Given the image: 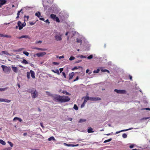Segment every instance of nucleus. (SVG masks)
I'll return each instance as SVG.
<instances>
[{
  "label": "nucleus",
  "instance_id": "dca6fc26",
  "mask_svg": "<svg viewBox=\"0 0 150 150\" xmlns=\"http://www.w3.org/2000/svg\"><path fill=\"white\" fill-rule=\"evenodd\" d=\"M50 18H52L54 20H55L56 17V16L54 14H51L50 16Z\"/></svg>",
  "mask_w": 150,
  "mask_h": 150
},
{
  "label": "nucleus",
  "instance_id": "ddd939ff",
  "mask_svg": "<svg viewBox=\"0 0 150 150\" xmlns=\"http://www.w3.org/2000/svg\"><path fill=\"white\" fill-rule=\"evenodd\" d=\"M74 75V73L73 72H72L71 73L69 74V80L72 79Z\"/></svg>",
  "mask_w": 150,
  "mask_h": 150
},
{
  "label": "nucleus",
  "instance_id": "680f3d73",
  "mask_svg": "<svg viewBox=\"0 0 150 150\" xmlns=\"http://www.w3.org/2000/svg\"><path fill=\"white\" fill-rule=\"evenodd\" d=\"M41 43H42V41H41L40 40H39V41L37 42H36V44Z\"/></svg>",
  "mask_w": 150,
  "mask_h": 150
},
{
  "label": "nucleus",
  "instance_id": "774afa93",
  "mask_svg": "<svg viewBox=\"0 0 150 150\" xmlns=\"http://www.w3.org/2000/svg\"><path fill=\"white\" fill-rule=\"evenodd\" d=\"M20 12H21L20 11H18V13H17V15L18 16H19V15H20Z\"/></svg>",
  "mask_w": 150,
  "mask_h": 150
},
{
  "label": "nucleus",
  "instance_id": "f8f14e48",
  "mask_svg": "<svg viewBox=\"0 0 150 150\" xmlns=\"http://www.w3.org/2000/svg\"><path fill=\"white\" fill-rule=\"evenodd\" d=\"M133 129L132 128H129V129H123V130H121L120 131H117L116 132V134H117L119 133L120 132H121L126 131H128V130L131 129Z\"/></svg>",
  "mask_w": 150,
  "mask_h": 150
},
{
  "label": "nucleus",
  "instance_id": "0e129e2a",
  "mask_svg": "<svg viewBox=\"0 0 150 150\" xmlns=\"http://www.w3.org/2000/svg\"><path fill=\"white\" fill-rule=\"evenodd\" d=\"M4 99L3 98H0V102H4Z\"/></svg>",
  "mask_w": 150,
  "mask_h": 150
},
{
  "label": "nucleus",
  "instance_id": "473e14b6",
  "mask_svg": "<svg viewBox=\"0 0 150 150\" xmlns=\"http://www.w3.org/2000/svg\"><path fill=\"white\" fill-rule=\"evenodd\" d=\"M122 136L123 138H126L127 137V135L126 134L124 133L122 134Z\"/></svg>",
  "mask_w": 150,
  "mask_h": 150
},
{
  "label": "nucleus",
  "instance_id": "6ab92c4d",
  "mask_svg": "<svg viewBox=\"0 0 150 150\" xmlns=\"http://www.w3.org/2000/svg\"><path fill=\"white\" fill-rule=\"evenodd\" d=\"M52 71L55 73L57 74L58 75H59L60 74L59 72V71L58 69H56L55 70H52Z\"/></svg>",
  "mask_w": 150,
  "mask_h": 150
},
{
  "label": "nucleus",
  "instance_id": "79ce46f5",
  "mask_svg": "<svg viewBox=\"0 0 150 150\" xmlns=\"http://www.w3.org/2000/svg\"><path fill=\"white\" fill-rule=\"evenodd\" d=\"M8 143L10 144V146L11 147H12L13 146V144L10 142L8 141Z\"/></svg>",
  "mask_w": 150,
  "mask_h": 150
},
{
  "label": "nucleus",
  "instance_id": "2eb2a0df",
  "mask_svg": "<svg viewBox=\"0 0 150 150\" xmlns=\"http://www.w3.org/2000/svg\"><path fill=\"white\" fill-rule=\"evenodd\" d=\"M84 99L83 101H85L86 103L87 102V100H90V97H89V96H86L84 97Z\"/></svg>",
  "mask_w": 150,
  "mask_h": 150
},
{
  "label": "nucleus",
  "instance_id": "5701e85b",
  "mask_svg": "<svg viewBox=\"0 0 150 150\" xmlns=\"http://www.w3.org/2000/svg\"><path fill=\"white\" fill-rule=\"evenodd\" d=\"M35 49L38 50H41V51H45V50H46V49H45L41 48H38V47H35Z\"/></svg>",
  "mask_w": 150,
  "mask_h": 150
},
{
  "label": "nucleus",
  "instance_id": "f3484780",
  "mask_svg": "<svg viewBox=\"0 0 150 150\" xmlns=\"http://www.w3.org/2000/svg\"><path fill=\"white\" fill-rule=\"evenodd\" d=\"M6 1V0H0V3L2 5L5 4Z\"/></svg>",
  "mask_w": 150,
  "mask_h": 150
},
{
  "label": "nucleus",
  "instance_id": "412c9836",
  "mask_svg": "<svg viewBox=\"0 0 150 150\" xmlns=\"http://www.w3.org/2000/svg\"><path fill=\"white\" fill-rule=\"evenodd\" d=\"M79 68H81V69H82V67H80V66H79L78 67H74L72 68V69H71V70L72 71H74L75 69H77Z\"/></svg>",
  "mask_w": 150,
  "mask_h": 150
},
{
  "label": "nucleus",
  "instance_id": "c03bdc74",
  "mask_svg": "<svg viewBox=\"0 0 150 150\" xmlns=\"http://www.w3.org/2000/svg\"><path fill=\"white\" fill-rule=\"evenodd\" d=\"M99 71V69H97L96 70H94L93 71L94 73H98Z\"/></svg>",
  "mask_w": 150,
  "mask_h": 150
},
{
  "label": "nucleus",
  "instance_id": "4d7b16f0",
  "mask_svg": "<svg viewBox=\"0 0 150 150\" xmlns=\"http://www.w3.org/2000/svg\"><path fill=\"white\" fill-rule=\"evenodd\" d=\"M129 79L131 80V81H132V77L131 76L129 75Z\"/></svg>",
  "mask_w": 150,
  "mask_h": 150
},
{
  "label": "nucleus",
  "instance_id": "9b49d317",
  "mask_svg": "<svg viewBox=\"0 0 150 150\" xmlns=\"http://www.w3.org/2000/svg\"><path fill=\"white\" fill-rule=\"evenodd\" d=\"M56 40L57 41H60L62 40V38L61 36H59L58 35H57L55 36Z\"/></svg>",
  "mask_w": 150,
  "mask_h": 150
},
{
  "label": "nucleus",
  "instance_id": "052dcab7",
  "mask_svg": "<svg viewBox=\"0 0 150 150\" xmlns=\"http://www.w3.org/2000/svg\"><path fill=\"white\" fill-rule=\"evenodd\" d=\"M79 145V144H77L76 145L72 144V147L78 146Z\"/></svg>",
  "mask_w": 150,
  "mask_h": 150
},
{
  "label": "nucleus",
  "instance_id": "13d9d810",
  "mask_svg": "<svg viewBox=\"0 0 150 150\" xmlns=\"http://www.w3.org/2000/svg\"><path fill=\"white\" fill-rule=\"evenodd\" d=\"M53 64L54 65H58L59 64L57 62H53Z\"/></svg>",
  "mask_w": 150,
  "mask_h": 150
},
{
  "label": "nucleus",
  "instance_id": "393cba45",
  "mask_svg": "<svg viewBox=\"0 0 150 150\" xmlns=\"http://www.w3.org/2000/svg\"><path fill=\"white\" fill-rule=\"evenodd\" d=\"M62 93H64V94H65L66 95H71V94L70 93H69L68 92H67L66 91H63L62 92Z\"/></svg>",
  "mask_w": 150,
  "mask_h": 150
},
{
  "label": "nucleus",
  "instance_id": "5fc2aeb1",
  "mask_svg": "<svg viewBox=\"0 0 150 150\" xmlns=\"http://www.w3.org/2000/svg\"><path fill=\"white\" fill-rule=\"evenodd\" d=\"M134 146V145L133 144H132L131 145L129 146V147L130 148L132 149L133 148Z\"/></svg>",
  "mask_w": 150,
  "mask_h": 150
},
{
  "label": "nucleus",
  "instance_id": "6e6552de",
  "mask_svg": "<svg viewBox=\"0 0 150 150\" xmlns=\"http://www.w3.org/2000/svg\"><path fill=\"white\" fill-rule=\"evenodd\" d=\"M16 38L18 39H21L23 38H28L30 39V37L29 36L27 35H22L21 37H17Z\"/></svg>",
  "mask_w": 150,
  "mask_h": 150
},
{
  "label": "nucleus",
  "instance_id": "f704fd0d",
  "mask_svg": "<svg viewBox=\"0 0 150 150\" xmlns=\"http://www.w3.org/2000/svg\"><path fill=\"white\" fill-rule=\"evenodd\" d=\"M7 88H0V91H4L5 89H7Z\"/></svg>",
  "mask_w": 150,
  "mask_h": 150
},
{
  "label": "nucleus",
  "instance_id": "e2e57ef3",
  "mask_svg": "<svg viewBox=\"0 0 150 150\" xmlns=\"http://www.w3.org/2000/svg\"><path fill=\"white\" fill-rule=\"evenodd\" d=\"M45 22L46 23H48V24H49L50 23V22H49V20L47 19V20H46L45 21Z\"/></svg>",
  "mask_w": 150,
  "mask_h": 150
},
{
  "label": "nucleus",
  "instance_id": "4468645a",
  "mask_svg": "<svg viewBox=\"0 0 150 150\" xmlns=\"http://www.w3.org/2000/svg\"><path fill=\"white\" fill-rule=\"evenodd\" d=\"M0 36L1 37H6L7 38H10L11 37V36L7 35H4L3 34H0Z\"/></svg>",
  "mask_w": 150,
  "mask_h": 150
},
{
  "label": "nucleus",
  "instance_id": "bf43d9fd",
  "mask_svg": "<svg viewBox=\"0 0 150 150\" xmlns=\"http://www.w3.org/2000/svg\"><path fill=\"white\" fill-rule=\"evenodd\" d=\"M39 19L42 21H44L45 20L44 18H39Z\"/></svg>",
  "mask_w": 150,
  "mask_h": 150
},
{
  "label": "nucleus",
  "instance_id": "a18cd8bd",
  "mask_svg": "<svg viewBox=\"0 0 150 150\" xmlns=\"http://www.w3.org/2000/svg\"><path fill=\"white\" fill-rule=\"evenodd\" d=\"M29 23L30 25H32L35 24V22L34 23L33 22H29Z\"/></svg>",
  "mask_w": 150,
  "mask_h": 150
},
{
  "label": "nucleus",
  "instance_id": "4c0bfd02",
  "mask_svg": "<svg viewBox=\"0 0 150 150\" xmlns=\"http://www.w3.org/2000/svg\"><path fill=\"white\" fill-rule=\"evenodd\" d=\"M23 53L25 54L26 56H28L29 54V53L27 52H23Z\"/></svg>",
  "mask_w": 150,
  "mask_h": 150
},
{
  "label": "nucleus",
  "instance_id": "20e7f679",
  "mask_svg": "<svg viewBox=\"0 0 150 150\" xmlns=\"http://www.w3.org/2000/svg\"><path fill=\"white\" fill-rule=\"evenodd\" d=\"M114 91L116 92L117 93L119 94H126V91L125 90L115 89Z\"/></svg>",
  "mask_w": 150,
  "mask_h": 150
},
{
  "label": "nucleus",
  "instance_id": "0eeeda50",
  "mask_svg": "<svg viewBox=\"0 0 150 150\" xmlns=\"http://www.w3.org/2000/svg\"><path fill=\"white\" fill-rule=\"evenodd\" d=\"M18 25L19 27V30L22 29L24 26L23 24H22L21 23L20 21H19L18 22Z\"/></svg>",
  "mask_w": 150,
  "mask_h": 150
},
{
  "label": "nucleus",
  "instance_id": "cd10ccee",
  "mask_svg": "<svg viewBox=\"0 0 150 150\" xmlns=\"http://www.w3.org/2000/svg\"><path fill=\"white\" fill-rule=\"evenodd\" d=\"M54 21H56L57 22L59 23L60 22V20L59 18L57 17H56L55 20H54Z\"/></svg>",
  "mask_w": 150,
  "mask_h": 150
},
{
  "label": "nucleus",
  "instance_id": "72a5a7b5",
  "mask_svg": "<svg viewBox=\"0 0 150 150\" xmlns=\"http://www.w3.org/2000/svg\"><path fill=\"white\" fill-rule=\"evenodd\" d=\"M73 108L76 110H77L78 109V107L76 104L74 105Z\"/></svg>",
  "mask_w": 150,
  "mask_h": 150
},
{
  "label": "nucleus",
  "instance_id": "423d86ee",
  "mask_svg": "<svg viewBox=\"0 0 150 150\" xmlns=\"http://www.w3.org/2000/svg\"><path fill=\"white\" fill-rule=\"evenodd\" d=\"M101 100V99L99 97H90V100L91 101H96Z\"/></svg>",
  "mask_w": 150,
  "mask_h": 150
},
{
  "label": "nucleus",
  "instance_id": "f257e3e1",
  "mask_svg": "<svg viewBox=\"0 0 150 150\" xmlns=\"http://www.w3.org/2000/svg\"><path fill=\"white\" fill-rule=\"evenodd\" d=\"M53 100L59 103H65L69 101L70 98L68 96H61L59 95H55L53 96Z\"/></svg>",
  "mask_w": 150,
  "mask_h": 150
},
{
  "label": "nucleus",
  "instance_id": "a211bd4d",
  "mask_svg": "<svg viewBox=\"0 0 150 150\" xmlns=\"http://www.w3.org/2000/svg\"><path fill=\"white\" fill-rule=\"evenodd\" d=\"M88 133H90L93 132H94L93 131L92 128L91 127H90L88 130Z\"/></svg>",
  "mask_w": 150,
  "mask_h": 150
},
{
  "label": "nucleus",
  "instance_id": "7c9ffc66",
  "mask_svg": "<svg viewBox=\"0 0 150 150\" xmlns=\"http://www.w3.org/2000/svg\"><path fill=\"white\" fill-rule=\"evenodd\" d=\"M22 62L25 64H28V62L25 59H23Z\"/></svg>",
  "mask_w": 150,
  "mask_h": 150
},
{
  "label": "nucleus",
  "instance_id": "4be33fe9",
  "mask_svg": "<svg viewBox=\"0 0 150 150\" xmlns=\"http://www.w3.org/2000/svg\"><path fill=\"white\" fill-rule=\"evenodd\" d=\"M35 15L38 17L40 18V12L38 11L35 13Z\"/></svg>",
  "mask_w": 150,
  "mask_h": 150
},
{
  "label": "nucleus",
  "instance_id": "09e8293b",
  "mask_svg": "<svg viewBox=\"0 0 150 150\" xmlns=\"http://www.w3.org/2000/svg\"><path fill=\"white\" fill-rule=\"evenodd\" d=\"M79 57L81 58H86V56L82 55H81Z\"/></svg>",
  "mask_w": 150,
  "mask_h": 150
},
{
  "label": "nucleus",
  "instance_id": "ea45409f",
  "mask_svg": "<svg viewBox=\"0 0 150 150\" xmlns=\"http://www.w3.org/2000/svg\"><path fill=\"white\" fill-rule=\"evenodd\" d=\"M4 102H6L7 103H9L11 102L10 100H8V99H4Z\"/></svg>",
  "mask_w": 150,
  "mask_h": 150
},
{
  "label": "nucleus",
  "instance_id": "c756f323",
  "mask_svg": "<svg viewBox=\"0 0 150 150\" xmlns=\"http://www.w3.org/2000/svg\"><path fill=\"white\" fill-rule=\"evenodd\" d=\"M112 140V138H110V139H107V140H105L104 142V143H106V142H109L110 141H111Z\"/></svg>",
  "mask_w": 150,
  "mask_h": 150
},
{
  "label": "nucleus",
  "instance_id": "e433bc0d",
  "mask_svg": "<svg viewBox=\"0 0 150 150\" xmlns=\"http://www.w3.org/2000/svg\"><path fill=\"white\" fill-rule=\"evenodd\" d=\"M101 71L104 72H107L108 73H110L109 71L107 69H102Z\"/></svg>",
  "mask_w": 150,
  "mask_h": 150
},
{
  "label": "nucleus",
  "instance_id": "37998d69",
  "mask_svg": "<svg viewBox=\"0 0 150 150\" xmlns=\"http://www.w3.org/2000/svg\"><path fill=\"white\" fill-rule=\"evenodd\" d=\"M29 18V16H24L25 19H26L27 21H28Z\"/></svg>",
  "mask_w": 150,
  "mask_h": 150
},
{
  "label": "nucleus",
  "instance_id": "58836bf2",
  "mask_svg": "<svg viewBox=\"0 0 150 150\" xmlns=\"http://www.w3.org/2000/svg\"><path fill=\"white\" fill-rule=\"evenodd\" d=\"M86 103L85 102V101H83V103L81 105V108H82L83 107L85 106Z\"/></svg>",
  "mask_w": 150,
  "mask_h": 150
},
{
  "label": "nucleus",
  "instance_id": "bb28decb",
  "mask_svg": "<svg viewBox=\"0 0 150 150\" xmlns=\"http://www.w3.org/2000/svg\"><path fill=\"white\" fill-rule=\"evenodd\" d=\"M86 120L85 119H80L79 120V123H81V122H86Z\"/></svg>",
  "mask_w": 150,
  "mask_h": 150
},
{
  "label": "nucleus",
  "instance_id": "6e6d98bb",
  "mask_svg": "<svg viewBox=\"0 0 150 150\" xmlns=\"http://www.w3.org/2000/svg\"><path fill=\"white\" fill-rule=\"evenodd\" d=\"M59 70L60 71V73H61L63 71V68H60L59 69Z\"/></svg>",
  "mask_w": 150,
  "mask_h": 150
},
{
  "label": "nucleus",
  "instance_id": "8fccbe9b",
  "mask_svg": "<svg viewBox=\"0 0 150 150\" xmlns=\"http://www.w3.org/2000/svg\"><path fill=\"white\" fill-rule=\"evenodd\" d=\"M23 49V48H20L19 49H18L17 50H16V51L20 52V51H21Z\"/></svg>",
  "mask_w": 150,
  "mask_h": 150
},
{
  "label": "nucleus",
  "instance_id": "1a4fd4ad",
  "mask_svg": "<svg viewBox=\"0 0 150 150\" xmlns=\"http://www.w3.org/2000/svg\"><path fill=\"white\" fill-rule=\"evenodd\" d=\"M30 74H31V75L33 79H35V73L34 72V71L32 70H30Z\"/></svg>",
  "mask_w": 150,
  "mask_h": 150
},
{
  "label": "nucleus",
  "instance_id": "b1692460",
  "mask_svg": "<svg viewBox=\"0 0 150 150\" xmlns=\"http://www.w3.org/2000/svg\"><path fill=\"white\" fill-rule=\"evenodd\" d=\"M0 143L3 145H5L6 144L5 142L2 139H0Z\"/></svg>",
  "mask_w": 150,
  "mask_h": 150
},
{
  "label": "nucleus",
  "instance_id": "a19ab883",
  "mask_svg": "<svg viewBox=\"0 0 150 150\" xmlns=\"http://www.w3.org/2000/svg\"><path fill=\"white\" fill-rule=\"evenodd\" d=\"M93 56L92 55H90L87 57L88 59H90L93 58Z\"/></svg>",
  "mask_w": 150,
  "mask_h": 150
},
{
  "label": "nucleus",
  "instance_id": "3c124183",
  "mask_svg": "<svg viewBox=\"0 0 150 150\" xmlns=\"http://www.w3.org/2000/svg\"><path fill=\"white\" fill-rule=\"evenodd\" d=\"M79 77L78 76H77V77L76 78V79H74L73 81V82L75 81H77L79 79Z\"/></svg>",
  "mask_w": 150,
  "mask_h": 150
},
{
  "label": "nucleus",
  "instance_id": "c9c22d12",
  "mask_svg": "<svg viewBox=\"0 0 150 150\" xmlns=\"http://www.w3.org/2000/svg\"><path fill=\"white\" fill-rule=\"evenodd\" d=\"M76 41L78 43H80L81 44L82 40L81 39H77Z\"/></svg>",
  "mask_w": 150,
  "mask_h": 150
},
{
  "label": "nucleus",
  "instance_id": "49530a36",
  "mask_svg": "<svg viewBox=\"0 0 150 150\" xmlns=\"http://www.w3.org/2000/svg\"><path fill=\"white\" fill-rule=\"evenodd\" d=\"M64 144L68 146H72V144H67L66 143H64Z\"/></svg>",
  "mask_w": 150,
  "mask_h": 150
},
{
  "label": "nucleus",
  "instance_id": "f03ea898",
  "mask_svg": "<svg viewBox=\"0 0 150 150\" xmlns=\"http://www.w3.org/2000/svg\"><path fill=\"white\" fill-rule=\"evenodd\" d=\"M30 93H31L32 97L33 98H35L38 96V93L35 88H32L31 89L30 91Z\"/></svg>",
  "mask_w": 150,
  "mask_h": 150
},
{
  "label": "nucleus",
  "instance_id": "864d4df0",
  "mask_svg": "<svg viewBox=\"0 0 150 150\" xmlns=\"http://www.w3.org/2000/svg\"><path fill=\"white\" fill-rule=\"evenodd\" d=\"M62 74L64 76V78H66V74H65V73L64 72H62Z\"/></svg>",
  "mask_w": 150,
  "mask_h": 150
},
{
  "label": "nucleus",
  "instance_id": "39448f33",
  "mask_svg": "<svg viewBox=\"0 0 150 150\" xmlns=\"http://www.w3.org/2000/svg\"><path fill=\"white\" fill-rule=\"evenodd\" d=\"M46 53L45 52H41L37 53L36 55L38 57H42L46 54Z\"/></svg>",
  "mask_w": 150,
  "mask_h": 150
},
{
  "label": "nucleus",
  "instance_id": "a878e982",
  "mask_svg": "<svg viewBox=\"0 0 150 150\" xmlns=\"http://www.w3.org/2000/svg\"><path fill=\"white\" fill-rule=\"evenodd\" d=\"M48 140L50 141L51 140H55V139L53 137H51L48 139Z\"/></svg>",
  "mask_w": 150,
  "mask_h": 150
},
{
  "label": "nucleus",
  "instance_id": "338daca9",
  "mask_svg": "<svg viewBox=\"0 0 150 150\" xmlns=\"http://www.w3.org/2000/svg\"><path fill=\"white\" fill-rule=\"evenodd\" d=\"M40 125H41V126L42 127V128H43L44 127V126H43V123H42L41 122L40 123Z\"/></svg>",
  "mask_w": 150,
  "mask_h": 150
},
{
  "label": "nucleus",
  "instance_id": "de8ad7c7",
  "mask_svg": "<svg viewBox=\"0 0 150 150\" xmlns=\"http://www.w3.org/2000/svg\"><path fill=\"white\" fill-rule=\"evenodd\" d=\"M2 53L6 54H7L8 52L6 51H2Z\"/></svg>",
  "mask_w": 150,
  "mask_h": 150
},
{
  "label": "nucleus",
  "instance_id": "c85d7f7f",
  "mask_svg": "<svg viewBox=\"0 0 150 150\" xmlns=\"http://www.w3.org/2000/svg\"><path fill=\"white\" fill-rule=\"evenodd\" d=\"M30 73L29 72H28L27 74V78L29 79L30 78Z\"/></svg>",
  "mask_w": 150,
  "mask_h": 150
},
{
  "label": "nucleus",
  "instance_id": "7ed1b4c3",
  "mask_svg": "<svg viewBox=\"0 0 150 150\" xmlns=\"http://www.w3.org/2000/svg\"><path fill=\"white\" fill-rule=\"evenodd\" d=\"M3 70L6 73H9L11 70V68L6 66L2 65L1 66Z\"/></svg>",
  "mask_w": 150,
  "mask_h": 150
},
{
  "label": "nucleus",
  "instance_id": "aec40b11",
  "mask_svg": "<svg viewBox=\"0 0 150 150\" xmlns=\"http://www.w3.org/2000/svg\"><path fill=\"white\" fill-rule=\"evenodd\" d=\"M18 120L20 122H21L22 121V120L21 118L17 117H15L13 119V120Z\"/></svg>",
  "mask_w": 150,
  "mask_h": 150
},
{
  "label": "nucleus",
  "instance_id": "69168bd1",
  "mask_svg": "<svg viewBox=\"0 0 150 150\" xmlns=\"http://www.w3.org/2000/svg\"><path fill=\"white\" fill-rule=\"evenodd\" d=\"M64 57V56L63 55H62V56H60L59 57V59H61V58H63Z\"/></svg>",
  "mask_w": 150,
  "mask_h": 150
},
{
  "label": "nucleus",
  "instance_id": "9d476101",
  "mask_svg": "<svg viewBox=\"0 0 150 150\" xmlns=\"http://www.w3.org/2000/svg\"><path fill=\"white\" fill-rule=\"evenodd\" d=\"M11 68L13 71L15 73H17L18 69L16 67H14L13 66H12L11 67Z\"/></svg>",
  "mask_w": 150,
  "mask_h": 150
},
{
  "label": "nucleus",
  "instance_id": "2f4dec72",
  "mask_svg": "<svg viewBox=\"0 0 150 150\" xmlns=\"http://www.w3.org/2000/svg\"><path fill=\"white\" fill-rule=\"evenodd\" d=\"M75 57L73 56H71L69 58V60L70 61H72L75 59Z\"/></svg>",
  "mask_w": 150,
  "mask_h": 150
},
{
  "label": "nucleus",
  "instance_id": "603ef678",
  "mask_svg": "<svg viewBox=\"0 0 150 150\" xmlns=\"http://www.w3.org/2000/svg\"><path fill=\"white\" fill-rule=\"evenodd\" d=\"M82 61V60H78V61H76L75 62V63H79L80 62H81Z\"/></svg>",
  "mask_w": 150,
  "mask_h": 150
}]
</instances>
